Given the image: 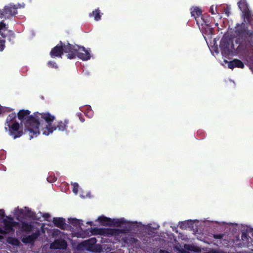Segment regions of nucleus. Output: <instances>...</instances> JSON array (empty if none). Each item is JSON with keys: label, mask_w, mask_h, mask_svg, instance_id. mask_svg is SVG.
<instances>
[{"label": "nucleus", "mask_w": 253, "mask_h": 253, "mask_svg": "<svg viewBox=\"0 0 253 253\" xmlns=\"http://www.w3.org/2000/svg\"><path fill=\"white\" fill-rule=\"evenodd\" d=\"M30 113L28 110H21L18 113V117L24 125L25 132L29 133L30 139L37 137L40 133V129L42 134L45 135L52 133L57 128L64 131L68 123L67 120H65L64 122H59L56 127L51 126V123L55 119L54 116L49 113L37 112L33 115H30Z\"/></svg>", "instance_id": "nucleus-1"}, {"label": "nucleus", "mask_w": 253, "mask_h": 253, "mask_svg": "<svg viewBox=\"0 0 253 253\" xmlns=\"http://www.w3.org/2000/svg\"><path fill=\"white\" fill-rule=\"evenodd\" d=\"M247 28L243 22L237 25L235 42L238 46L236 47L230 40L224 39L221 41L220 47L222 54L225 55L234 54L247 56L253 52V31H250Z\"/></svg>", "instance_id": "nucleus-2"}, {"label": "nucleus", "mask_w": 253, "mask_h": 253, "mask_svg": "<svg viewBox=\"0 0 253 253\" xmlns=\"http://www.w3.org/2000/svg\"><path fill=\"white\" fill-rule=\"evenodd\" d=\"M4 211L0 210V233H13L16 229L18 233L29 232L34 231V227L32 222H15L13 218L6 217L4 218Z\"/></svg>", "instance_id": "nucleus-3"}, {"label": "nucleus", "mask_w": 253, "mask_h": 253, "mask_svg": "<svg viewBox=\"0 0 253 253\" xmlns=\"http://www.w3.org/2000/svg\"><path fill=\"white\" fill-rule=\"evenodd\" d=\"M124 225H127L128 229H106L103 232L106 234L111 235L115 237V238L119 241H123L125 244L129 246L134 248H139L140 246V243L137 239L132 237L129 235H126L125 233L130 230L132 228V226L141 227L144 226L141 222H128L126 220V223Z\"/></svg>", "instance_id": "nucleus-4"}, {"label": "nucleus", "mask_w": 253, "mask_h": 253, "mask_svg": "<svg viewBox=\"0 0 253 253\" xmlns=\"http://www.w3.org/2000/svg\"><path fill=\"white\" fill-rule=\"evenodd\" d=\"M16 118L15 113L10 114L6 118L4 125L5 131H8L13 139L20 137L23 134V131L20 129L19 124L16 122Z\"/></svg>", "instance_id": "nucleus-5"}, {"label": "nucleus", "mask_w": 253, "mask_h": 253, "mask_svg": "<svg viewBox=\"0 0 253 253\" xmlns=\"http://www.w3.org/2000/svg\"><path fill=\"white\" fill-rule=\"evenodd\" d=\"M50 232L52 237L56 239L50 244V248L52 249H65L67 246V243L61 238L63 236V233L57 229H53Z\"/></svg>", "instance_id": "nucleus-6"}, {"label": "nucleus", "mask_w": 253, "mask_h": 253, "mask_svg": "<svg viewBox=\"0 0 253 253\" xmlns=\"http://www.w3.org/2000/svg\"><path fill=\"white\" fill-rule=\"evenodd\" d=\"M98 221L100 222L101 225L104 226H107L112 224L117 226H122L124 224L126 223V220L124 218L120 219H113L108 218L104 216H100L97 219Z\"/></svg>", "instance_id": "nucleus-7"}, {"label": "nucleus", "mask_w": 253, "mask_h": 253, "mask_svg": "<svg viewBox=\"0 0 253 253\" xmlns=\"http://www.w3.org/2000/svg\"><path fill=\"white\" fill-rule=\"evenodd\" d=\"M210 21L208 18L205 20L201 18L197 19V25L203 35L210 36L213 33V30L209 25Z\"/></svg>", "instance_id": "nucleus-8"}, {"label": "nucleus", "mask_w": 253, "mask_h": 253, "mask_svg": "<svg viewBox=\"0 0 253 253\" xmlns=\"http://www.w3.org/2000/svg\"><path fill=\"white\" fill-rule=\"evenodd\" d=\"M24 4L21 5L18 4L17 5L13 4H9L8 5L4 6L3 9V14L2 15H4L7 18L11 16L15 15L17 13V9L18 8L23 7Z\"/></svg>", "instance_id": "nucleus-9"}, {"label": "nucleus", "mask_w": 253, "mask_h": 253, "mask_svg": "<svg viewBox=\"0 0 253 253\" xmlns=\"http://www.w3.org/2000/svg\"><path fill=\"white\" fill-rule=\"evenodd\" d=\"M13 214L18 219L24 216L29 217H34L35 216L34 212L27 207H25L24 209L15 208L13 211Z\"/></svg>", "instance_id": "nucleus-10"}, {"label": "nucleus", "mask_w": 253, "mask_h": 253, "mask_svg": "<svg viewBox=\"0 0 253 253\" xmlns=\"http://www.w3.org/2000/svg\"><path fill=\"white\" fill-rule=\"evenodd\" d=\"M78 45H71L70 43L63 44L62 50L65 53H68L67 55L68 58L72 59L76 57L78 51Z\"/></svg>", "instance_id": "nucleus-11"}, {"label": "nucleus", "mask_w": 253, "mask_h": 253, "mask_svg": "<svg viewBox=\"0 0 253 253\" xmlns=\"http://www.w3.org/2000/svg\"><path fill=\"white\" fill-rule=\"evenodd\" d=\"M78 51L76 56L83 61H86L90 58V50L89 49H86L84 46H77Z\"/></svg>", "instance_id": "nucleus-12"}, {"label": "nucleus", "mask_w": 253, "mask_h": 253, "mask_svg": "<svg viewBox=\"0 0 253 253\" xmlns=\"http://www.w3.org/2000/svg\"><path fill=\"white\" fill-rule=\"evenodd\" d=\"M41 230L37 229L32 234L24 237L22 239V242L24 243H33L40 235Z\"/></svg>", "instance_id": "nucleus-13"}, {"label": "nucleus", "mask_w": 253, "mask_h": 253, "mask_svg": "<svg viewBox=\"0 0 253 253\" xmlns=\"http://www.w3.org/2000/svg\"><path fill=\"white\" fill-rule=\"evenodd\" d=\"M63 43L61 42L59 44H58L55 47L53 48L50 52V55L51 57L54 58L55 57H61L63 53L62 50Z\"/></svg>", "instance_id": "nucleus-14"}, {"label": "nucleus", "mask_w": 253, "mask_h": 253, "mask_svg": "<svg viewBox=\"0 0 253 253\" xmlns=\"http://www.w3.org/2000/svg\"><path fill=\"white\" fill-rule=\"evenodd\" d=\"M224 62L227 64L228 67L230 69H233L234 68H244V63L239 59H234L232 61L228 62L227 60H224Z\"/></svg>", "instance_id": "nucleus-15"}, {"label": "nucleus", "mask_w": 253, "mask_h": 253, "mask_svg": "<svg viewBox=\"0 0 253 253\" xmlns=\"http://www.w3.org/2000/svg\"><path fill=\"white\" fill-rule=\"evenodd\" d=\"M192 16H193L197 23V19L201 18L202 20L206 19L207 17H205L203 15H202V11L201 9L198 7L194 8L191 11Z\"/></svg>", "instance_id": "nucleus-16"}, {"label": "nucleus", "mask_w": 253, "mask_h": 253, "mask_svg": "<svg viewBox=\"0 0 253 253\" xmlns=\"http://www.w3.org/2000/svg\"><path fill=\"white\" fill-rule=\"evenodd\" d=\"M96 242V239L95 238H91L85 241L84 242V244L88 251H92L94 249V246Z\"/></svg>", "instance_id": "nucleus-17"}, {"label": "nucleus", "mask_w": 253, "mask_h": 253, "mask_svg": "<svg viewBox=\"0 0 253 253\" xmlns=\"http://www.w3.org/2000/svg\"><path fill=\"white\" fill-rule=\"evenodd\" d=\"M52 222L56 226L61 229H63L65 226V219L63 218L54 217Z\"/></svg>", "instance_id": "nucleus-18"}, {"label": "nucleus", "mask_w": 253, "mask_h": 253, "mask_svg": "<svg viewBox=\"0 0 253 253\" xmlns=\"http://www.w3.org/2000/svg\"><path fill=\"white\" fill-rule=\"evenodd\" d=\"M159 228V225L157 224H149L145 226V229L149 234H151V233H155Z\"/></svg>", "instance_id": "nucleus-19"}, {"label": "nucleus", "mask_w": 253, "mask_h": 253, "mask_svg": "<svg viewBox=\"0 0 253 253\" xmlns=\"http://www.w3.org/2000/svg\"><path fill=\"white\" fill-rule=\"evenodd\" d=\"M241 240L242 243L241 244V247L249 246V244L250 242L251 238L246 233H243L241 235Z\"/></svg>", "instance_id": "nucleus-20"}, {"label": "nucleus", "mask_w": 253, "mask_h": 253, "mask_svg": "<svg viewBox=\"0 0 253 253\" xmlns=\"http://www.w3.org/2000/svg\"><path fill=\"white\" fill-rule=\"evenodd\" d=\"M80 109L81 111L84 112L85 115L89 118H91L93 115V112L90 106L82 107Z\"/></svg>", "instance_id": "nucleus-21"}, {"label": "nucleus", "mask_w": 253, "mask_h": 253, "mask_svg": "<svg viewBox=\"0 0 253 253\" xmlns=\"http://www.w3.org/2000/svg\"><path fill=\"white\" fill-rule=\"evenodd\" d=\"M69 222L70 223L72 224L74 226L76 227H81V225L83 224L82 220H78L76 218H69Z\"/></svg>", "instance_id": "nucleus-22"}, {"label": "nucleus", "mask_w": 253, "mask_h": 253, "mask_svg": "<svg viewBox=\"0 0 253 253\" xmlns=\"http://www.w3.org/2000/svg\"><path fill=\"white\" fill-rule=\"evenodd\" d=\"M93 16L94 19L96 21H98L101 18V15L100 14V11L98 9H96L92 12V13L89 14L90 16Z\"/></svg>", "instance_id": "nucleus-23"}, {"label": "nucleus", "mask_w": 253, "mask_h": 253, "mask_svg": "<svg viewBox=\"0 0 253 253\" xmlns=\"http://www.w3.org/2000/svg\"><path fill=\"white\" fill-rule=\"evenodd\" d=\"M7 28V27L5 23L3 21L0 22V34L3 37L5 36L3 34V32L5 31Z\"/></svg>", "instance_id": "nucleus-24"}, {"label": "nucleus", "mask_w": 253, "mask_h": 253, "mask_svg": "<svg viewBox=\"0 0 253 253\" xmlns=\"http://www.w3.org/2000/svg\"><path fill=\"white\" fill-rule=\"evenodd\" d=\"M7 241H8V243H9L12 245L16 246H19L20 244V241L18 239H15V238H8Z\"/></svg>", "instance_id": "nucleus-25"}, {"label": "nucleus", "mask_w": 253, "mask_h": 253, "mask_svg": "<svg viewBox=\"0 0 253 253\" xmlns=\"http://www.w3.org/2000/svg\"><path fill=\"white\" fill-rule=\"evenodd\" d=\"M184 247L185 249L187 250L188 251L196 252H200V250L198 248L195 247L193 246L185 244L184 246Z\"/></svg>", "instance_id": "nucleus-26"}, {"label": "nucleus", "mask_w": 253, "mask_h": 253, "mask_svg": "<svg viewBox=\"0 0 253 253\" xmlns=\"http://www.w3.org/2000/svg\"><path fill=\"white\" fill-rule=\"evenodd\" d=\"M179 227L182 229H186L187 227L189 226V221H185L180 222L179 223Z\"/></svg>", "instance_id": "nucleus-27"}, {"label": "nucleus", "mask_w": 253, "mask_h": 253, "mask_svg": "<svg viewBox=\"0 0 253 253\" xmlns=\"http://www.w3.org/2000/svg\"><path fill=\"white\" fill-rule=\"evenodd\" d=\"M76 236L83 238H85L86 236V231H84L81 229V230L78 233H77Z\"/></svg>", "instance_id": "nucleus-28"}, {"label": "nucleus", "mask_w": 253, "mask_h": 253, "mask_svg": "<svg viewBox=\"0 0 253 253\" xmlns=\"http://www.w3.org/2000/svg\"><path fill=\"white\" fill-rule=\"evenodd\" d=\"M41 214H42V216L44 218V219L46 221H51V215L48 213H42L40 212Z\"/></svg>", "instance_id": "nucleus-29"}, {"label": "nucleus", "mask_w": 253, "mask_h": 253, "mask_svg": "<svg viewBox=\"0 0 253 253\" xmlns=\"http://www.w3.org/2000/svg\"><path fill=\"white\" fill-rule=\"evenodd\" d=\"M72 185L73 186V192L75 194H77L78 193V188L79 187V185L78 183H77L76 182L72 183Z\"/></svg>", "instance_id": "nucleus-30"}, {"label": "nucleus", "mask_w": 253, "mask_h": 253, "mask_svg": "<svg viewBox=\"0 0 253 253\" xmlns=\"http://www.w3.org/2000/svg\"><path fill=\"white\" fill-rule=\"evenodd\" d=\"M11 109L9 108L3 107L0 105V114L5 112H10Z\"/></svg>", "instance_id": "nucleus-31"}, {"label": "nucleus", "mask_w": 253, "mask_h": 253, "mask_svg": "<svg viewBox=\"0 0 253 253\" xmlns=\"http://www.w3.org/2000/svg\"><path fill=\"white\" fill-rule=\"evenodd\" d=\"M224 235L225 234L223 233L214 234L213 237L215 239H221L224 237Z\"/></svg>", "instance_id": "nucleus-32"}, {"label": "nucleus", "mask_w": 253, "mask_h": 253, "mask_svg": "<svg viewBox=\"0 0 253 253\" xmlns=\"http://www.w3.org/2000/svg\"><path fill=\"white\" fill-rule=\"evenodd\" d=\"M57 178L55 176L50 175L47 178V180L50 183L55 182Z\"/></svg>", "instance_id": "nucleus-33"}, {"label": "nucleus", "mask_w": 253, "mask_h": 253, "mask_svg": "<svg viewBox=\"0 0 253 253\" xmlns=\"http://www.w3.org/2000/svg\"><path fill=\"white\" fill-rule=\"evenodd\" d=\"M210 11L212 14H215L216 13H218L216 6L214 7L213 5H212L210 7Z\"/></svg>", "instance_id": "nucleus-34"}, {"label": "nucleus", "mask_w": 253, "mask_h": 253, "mask_svg": "<svg viewBox=\"0 0 253 253\" xmlns=\"http://www.w3.org/2000/svg\"><path fill=\"white\" fill-rule=\"evenodd\" d=\"M4 43H5V41H4V40L0 41V51H2L5 48Z\"/></svg>", "instance_id": "nucleus-35"}, {"label": "nucleus", "mask_w": 253, "mask_h": 253, "mask_svg": "<svg viewBox=\"0 0 253 253\" xmlns=\"http://www.w3.org/2000/svg\"><path fill=\"white\" fill-rule=\"evenodd\" d=\"M48 65L49 67H52V68H57V66L56 63L54 62L49 61L48 62Z\"/></svg>", "instance_id": "nucleus-36"}, {"label": "nucleus", "mask_w": 253, "mask_h": 253, "mask_svg": "<svg viewBox=\"0 0 253 253\" xmlns=\"http://www.w3.org/2000/svg\"><path fill=\"white\" fill-rule=\"evenodd\" d=\"M6 157V154L4 151L0 152V160H3L5 159Z\"/></svg>", "instance_id": "nucleus-37"}, {"label": "nucleus", "mask_w": 253, "mask_h": 253, "mask_svg": "<svg viewBox=\"0 0 253 253\" xmlns=\"http://www.w3.org/2000/svg\"><path fill=\"white\" fill-rule=\"evenodd\" d=\"M251 63L250 64V68L251 71L253 72V56L251 58Z\"/></svg>", "instance_id": "nucleus-38"}, {"label": "nucleus", "mask_w": 253, "mask_h": 253, "mask_svg": "<svg viewBox=\"0 0 253 253\" xmlns=\"http://www.w3.org/2000/svg\"><path fill=\"white\" fill-rule=\"evenodd\" d=\"M78 116L79 117V118L80 119V121L82 122H84V120L82 118V117H81L82 116V114L81 113L80 114H78Z\"/></svg>", "instance_id": "nucleus-39"}, {"label": "nucleus", "mask_w": 253, "mask_h": 253, "mask_svg": "<svg viewBox=\"0 0 253 253\" xmlns=\"http://www.w3.org/2000/svg\"><path fill=\"white\" fill-rule=\"evenodd\" d=\"M160 253H170L167 251H164V250H161L160 252Z\"/></svg>", "instance_id": "nucleus-40"}, {"label": "nucleus", "mask_w": 253, "mask_h": 253, "mask_svg": "<svg viewBox=\"0 0 253 253\" xmlns=\"http://www.w3.org/2000/svg\"><path fill=\"white\" fill-rule=\"evenodd\" d=\"M218 223L219 224V225H224L225 224H226L225 222H218Z\"/></svg>", "instance_id": "nucleus-41"}, {"label": "nucleus", "mask_w": 253, "mask_h": 253, "mask_svg": "<svg viewBox=\"0 0 253 253\" xmlns=\"http://www.w3.org/2000/svg\"><path fill=\"white\" fill-rule=\"evenodd\" d=\"M86 223L88 224H89L90 225H92V221H87Z\"/></svg>", "instance_id": "nucleus-42"}, {"label": "nucleus", "mask_w": 253, "mask_h": 253, "mask_svg": "<svg viewBox=\"0 0 253 253\" xmlns=\"http://www.w3.org/2000/svg\"><path fill=\"white\" fill-rule=\"evenodd\" d=\"M179 251L181 253H186V252H185L183 249L182 250H179Z\"/></svg>", "instance_id": "nucleus-43"}, {"label": "nucleus", "mask_w": 253, "mask_h": 253, "mask_svg": "<svg viewBox=\"0 0 253 253\" xmlns=\"http://www.w3.org/2000/svg\"><path fill=\"white\" fill-rule=\"evenodd\" d=\"M1 234V233H0ZM5 233H3V234H5ZM1 234H3V233H1ZM3 237L0 234V240L2 239Z\"/></svg>", "instance_id": "nucleus-44"}, {"label": "nucleus", "mask_w": 253, "mask_h": 253, "mask_svg": "<svg viewBox=\"0 0 253 253\" xmlns=\"http://www.w3.org/2000/svg\"><path fill=\"white\" fill-rule=\"evenodd\" d=\"M2 168H3L2 169L5 171L6 170V168L4 167H3Z\"/></svg>", "instance_id": "nucleus-45"}]
</instances>
